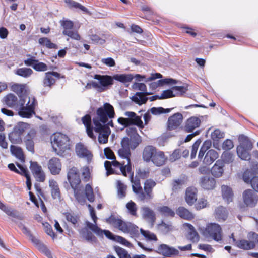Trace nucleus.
<instances>
[{"instance_id": "412c9836", "label": "nucleus", "mask_w": 258, "mask_h": 258, "mask_svg": "<svg viewBox=\"0 0 258 258\" xmlns=\"http://www.w3.org/2000/svg\"><path fill=\"white\" fill-rule=\"evenodd\" d=\"M76 152L78 156L84 158L88 162L92 160V154L83 144H77L76 146Z\"/></svg>"}, {"instance_id": "ea45409f", "label": "nucleus", "mask_w": 258, "mask_h": 258, "mask_svg": "<svg viewBox=\"0 0 258 258\" xmlns=\"http://www.w3.org/2000/svg\"><path fill=\"white\" fill-rule=\"evenodd\" d=\"M9 139L10 141L14 144H21L23 141L22 135L16 131L14 128L13 130L9 134Z\"/></svg>"}, {"instance_id": "bf43d9fd", "label": "nucleus", "mask_w": 258, "mask_h": 258, "mask_svg": "<svg viewBox=\"0 0 258 258\" xmlns=\"http://www.w3.org/2000/svg\"><path fill=\"white\" fill-rule=\"evenodd\" d=\"M126 207L130 214L133 216L137 215V207L135 203L131 201L127 203Z\"/></svg>"}, {"instance_id": "a878e982", "label": "nucleus", "mask_w": 258, "mask_h": 258, "mask_svg": "<svg viewBox=\"0 0 258 258\" xmlns=\"http://www.w3.org/2000/svg\"><path fill=\"white\" fill-rule=\"evenodd\" d=\"M219 157V154L216 151L213 149L209 150L205 154L203 163L207 166L211 165Z\"/></svg>"}, {"instance_id": "2eb2a0df", "label": "nucleus", "mask_w": 258, "mask_h": 258, "mask_svg": "<svg viewBox=\"0 0 258 258\" xmlns=\"http://www.w3.org/2000/svg\"><path fill=\"white\" fill-rule=\"evenodd\" d=\"M3 102L8 107L19 110V106L23 105V100L21 98L18 100L17 97L12 93H9L3 98Z\"/></svg>"}, {"instance_id": "de8ad7c7", "label": "nucleus", "mask_w": 258, "mask_h": 258, "mask_svg": "<svg viewBox=\"0 0 258 258\" xmlns=\"http://www.w3.org/2000/svg\"><path fill=\"white\" fill-rule=\"evenodd\" d=\"M184 228L186 229H188L189 230V234L190 235V238L194 241L198 240L199 238L198 234L196 231L195 230L194 227L189 224V223H184L183 225Z\"/></svg>"}, {"instance_id": "cd10ccee", "label": "nucleus", "mask_w": 258, "mask_h": 258, "mask_svg": "<svg viewBox=\"0 0 258 258\" xmlns=\"http://www.w3.org/2000/svg\"><path fill=\"white\" fill-rule=\"evenodd\" d=\"M200 124L201 120L199 118L191 117L186 120L184 128L187 132H191L199 127Z\"/></svg>"}, {"instance_id": "c03bdc74", "label": "nucleus", "mask_w": 258, "mask_h": 258, "mask_svg": "<svg viewBox=\"0 0 258 258\" xmlns=\"http://www.w3.org/2000/svg\"><path fill=\"white\" fill-rule=\"evenodd\" d=\"M33 72V70L31 69L28 68H19L15 72L16 74L24 78L30 77L32 74Z\"/></svg>"}, {"instance_id": "423d86ee", "label": "nucleus", "mask_w": 258, "mask_h": 258, "mask_svg": "<svg viewBox=\"0 0 258 258\" xmlns=\"http://www.w3.org/2000/svg\"><path fill=\"white\" fill-rule=\"evenodd\" d=\"M23 100V105L19 107V115L23 117L30 118L35 114V108L37 105V101L33 96L25 95L21 97Z\"/></svg>"}, {"instance_id": "5701e85b", "label": "nucleus", "mask_w": 258, "mask_h": 258, "mask_svg": "<svg viewBox=\"0 0 258 258\" xmlns=\"http://www.w3.org/2000/svg\"><path fill=\"white\" fill-rule=\"evenodd\" d=\"M224 164L221 160H217L211 169V173L215 178L221 177L224 171Z\"/></svg>"}, {"instance_id": "f8f14e48", "label": "nucleus", "mask_w": 258, "mask_h": 258, "mask_svg": "<svg viewBox=\"0 0 258 258\" xmlns=\"http://www.w3.org/2000/svg\"><path fill=\"white\" fill-rule=\"evenodd\" d=\"M183 115L180 113H176L168 118L167 128L172 131L178 128L183 122Z\"/></svg>"}, {"instance_id": "6ab92c4d", "label": "nucleus", "mask_w": 258, "mask_h": 258, "mask_svg": "<svg viewBox=\"0 0 258 258\" xmlns=\"http://www.w3.org/2000/svg\"><path fill=\"white\" fill-rule=\"evenodd\" d=\"M87 227L94 232L97 236L102 237L105 235L107 238L110 239H114L115 236L109 231L106 230H102L99 228L96 224H94L90 222H86Z\"/></svg>"}, {"instance_id": "e2e57ef3", "label": "nucleus", "mask_w": 258, "mask_h": 258, "mask_svg": "<svg viewBox=\"0 0 258 258\" xmlns=\"http://www.w3.org/2000/svg\"><path fill=\"white\" fill-rule=\"evenodd\" d=\"M83 237L89 242L94 243L97 241L95 236L90 231H86L83 233Z\"/></svg>"}, {"instance_id": "338daca9", "label": "nucleus", "mask_w": 258, "mask_h": 258, "mask_svg": "<svg viewBox=\"0 0 258 258\" xmlns=\"http://www.w3.org/2000/svg\"><path fill=\"white\" fill-rule=\"evenodd\" d=\"M140 231L142 234L148 240L155 241L157 240L156 235L154 233L150 232L149 231L144 230L143 229H141Z\"/></svg>"}, {"instance_id": "6e6d98bb", "label": "nucleus", "mask_w": 258, "mask_h": 258, "mask_svg": "<svg viewBox=\"0 0 258 258\" xmlns=\"http://www.w3.org/2000/svg\"><path fill=\"white\" fill-rule=\"evenodd\" d=\"M114 249L119 258H131L128 252L119 246H115Z\"/></svg>"}, {"instance_id": "3c124183", "label": "nucleus", "mask_w": 258, "mask_h": 258, "mask_svg": "<svg viewBox=\"0 0 258 258\" xmlns=\"http://www.w3.org/2000/svg\"><path fill=\"white\" fill-rule=\"evenodd\" d=\"M187 181L186 177H182L173 180L172 183V189L173 190H177L180 189L182 185L185 184Z\"/></svg>"}, {"instance_id": "13d9d810", "label": "nucleus", "mask_w": 258, "mask_h": 258, "mask_svg": "<svg viewBox=\"0 0 258 258\" xmlns=\"http://www.w3.org/2000/svg\"><path fill=\"white\" fill-rule=\"evenodd\" d=\"M172 109H164L162 107H153L150 109V112L154 115H159L162 113H168L171 111Z\"/></svg>"}, {"instance_id": "0e129e2a", "label": "nucleus", "mask_w": 258, "mask_h": 258, "mask_svg": "<svg viewBox=\"0 0 258 258\" xmlns=\"http://www.w3.org/2000/svg\"><path fill=\"white\" fill-rule=\"evenodd\" d=\"M158 229L163 233H167L172 229V226L169 224H166L162 222L158 225Z\"/></svg>"}, {"instance_id": "f704fd0d", "label": "nucleus", "mask_w": 258, "mask_h": 258, "mask_svg": "<svg viewBox=\"0 0 258 258\" xmlns=\"http://www.w3.org/2000/svg\"><path fill=\"white\" fill-rule=\"evenodd\" d=\"M166 160L164 153L162 151H157L151 161L156 165L160 166L164 164Z\"/></svg>"}, {"instance_id": "a19ab883", "label": "nucleus", "mask_w": 258, "mask_h": 258, "mask_svg": "<svg viewBox=\"0 0 258 258\" xmlns=\"http://www.w3.org/2000/svg\"><path fill=\"white\" fill-rule=\"evenodd\" d=\"M176 82L177 81L173 79H165L153 82L150 84V86L152 89H155L158 86H163L165 84H175Z\"/></svg>"}, {"instance_id": "b1692460", "label": "nucleus", "mask_w": 258, "mask_h": 258, "mask_svg": "<svg viewBox=\"0 0 258 258\" xmlns=\"http://www.w3.org/2000/svg\"><path fill=\"white\" fill-rule=\"evenodd\" d=\"M158 252L165 256H171L177 255L179 251L177 249L172 247H169L166 244H161L158 248Z\"/></svg>"}, {"instance_id": "473e14b6", "label": "nucleus", "mask_w": 258, "mask_h": 258, "mask_svg": "<svg viewBox=\"0 0 258 258\" xmlns=\"http://www.w3.org/2000/svg\"><path fill=\"white\" fill-rule=\"evenodd\" d=\"M177 214L185 220H190L194 218V215L183 207H179L176 210Z\"/></svg>"}, {"instance_id": "c756f323", "label": "nucleus", "mask_w": 258, "mask_h": 258, "mask_svg": "<svg viewBox=\"0 0 258 258\" xmlns=\"http://www.w3.org/2000/svg\"><path fill=\"white\" fill-rule=\"evenodd\" d=\"M49 186L51 189V194L52 198L55 199L60 198V191L57 182L54 179L49 180Z\"/></svg>"}, {"instance_id": "864d4df0", "label": "nucleus", "mask_w": 258, "mask_h": 258, "mask_svg": "<svg viewBox=\"0 0 258 258\" xmlns=\"http://www.w3.org/2000/svg\"><path fill=\"white\" fill-rule=\"evenodd\" d=\"M39 43L43 46L50 49H56L57 48V46L51 42L50 39L47 38L43 37L39 39Z\"/></svg>"}, {"instance_id": "a211bd4d", "label": "nucleus", "mask_w": 258, "mask_h": 258, "mask_svg": "<svg viewBox=\"0 0 258 258\" xmlns=\"http://www.w3.org/2000/svg\"><path fill=\"white\" fill-rule=\"evenodd\" d=\"M200 186L205 190H210L215 188L216 185V180L210 176L201 177L199 179Z\"/></svg>"}, {"instance_id": "ddd939ff", "label": "nucleus", "mask_w": 258, "mask_h": 258, "mask_svg": "<svg viewBox=\"0 0 258 258\" xmlns=\"http://www.w3.org/2000/svg\"><path fill=\"white\" fill-rule=\"evenodd\" d=\"M244 203L250 207H254L258 202V196L251 189L245 190L242 195Z\"/></svg>"}, {"instance_id": "58836bf2", "label": "nucleus", "mask_w": 258, "mask_h": 258, "mask_svg": "<svg viewBox=\"0 0 258 258\" xmlns=\"http://www.w3.org/2000/svg\"><path fill=\"white\" fill-rule=\"evenodd\" d=\"M238 139L240 142V145L238 146H242L243 148H246L248 150L252 149V143L246 136L241 135L239 136Z\"/></svg>"}, {"instance_id": "8fccbe9b", "label": "nucleus", "mask_w": 258, "mask_h": 258, "mask_svg": "<svg viewBox=\"0 0 258 258\" xmlns=\"http://www.w3.org/2000/svg\"><path fill=\"white\" fill-rule=\"evenodd\" d=\"M113 78L118 81L127 83L131 82L133 80V76L130 74L116 75L113 76Z\"/></svg>"}, {"instance_id": "aec40b11", "label": "nucleus", "mask_w": 258, "mask_h": 258, "mask_svg": "<svg viewBox=\"0 0 258 258\" xmlns=\"http://www.w3.org/2000/svg\"><path fill=\"white\" fill-rule=\"evenodd\" d=\"M248 240L246 239H240L235 241V245L243 250H250L253 249L255 246V238H250L247 235Z\"/></svg>"}, {"instance_id": "f3484780", "label": "nucleus", "mask_w": 258, "mask_h": 258, "mask_svg": "<svg viewBox=\"0 0 258 258\" xmlns=\"http://www.w3.org/2000/svg\"><path fill=\"white\" fill-rule=\"evenodd\" d=\"M126 172H128L131 174L130 179L132 183V188L134 192L137 195V198L139 201H141V194H142V187L141 185L140 180L137 178L136 177L134 178V173L132 172V170L131 172H128L127 169H125V174L126 175H124L122 173V174L126 176Z\"/></svg>"}, {"instance_id": "4468645a", "label": "nucleus", "mask_w": 258, "mask_h": 258, "mask_svg": "<svg viewBox=\"0 0 258 258\" xmlns=\"http://www.w3.org/2000/svg\"><path fill=\"white\" fill-rule=\"evenodd\" d=\"M37 136V131L34 128L29 130L24 138L26 149L32 153H34V140Z\"/></svg>"}, {"instance_id": "9b49d317", "label": "nucleus", "mask_w": 258, "mask_h": 258, "mask_svg": "<svg viewBox=\"0 0 258 258\" xmlns=\"http://www.w3.org/2000/svg\"><path fill=\"white\" fill-rule=\"evenodd\" d=\"M156 183L151 179H147L144 184V191L141 194V201L148 202L153 198V188L156 186Z\"/></svg>"}, {"instance_id": "774afa93", "label": "nucleus", "mask_w": 258, "mask_h": 258, "mask_svg": "<svg viewBox=\"0 0 258 258\" xmlns=\"http://www.w3.org/2000/svg\"><path fill=\"white\" fill-rule=\"evenodd\" d=\"M90 38L94 43L99 44L102 45L105 43V39L100 38L99 36L96 34H92L89 35Z\"/></svg>"}, {"instance_id": "603ef678", "label": "nucleus", "mask_w": 258, "mask_h": 258, "mask_svg": "<svg viewBox=\"0 0 258 258\" xmlns=\"http://www.w3.org/2000/svg\"><path fill=\"white\" fill-rule=\"evenodd\" d=\"M30 128V124L25 122H19L14 127V129L19 133L21 135H23L24 132Z\"/></svg>"}, {"instance_id": "7c9ffc66", "label": "nucleus", "mask_w": 258, "mask_h": 258, "mask_svg": "<svg viewBox=\"0 0 258 258\" xmlns=\"http://www.w3.org/2000/svg\"><path fill=\"white\" fill-rule=\"evenodd\" d=\"M221 192L223 199L227 204L232 201L233 193L230 187L225 185H222Z\"/></svg>"}, {"instance_id": "f03ea898", "label": "nucleus", "mask_w": 258, "mask_h": 258, "mask_svg": "<svg viewBox=\"0 0 258 258\" xmlns=\"http://www.w3.org/2000/svg\"><path fill=\"white\" fill-rule=\"evenodd\" d=\"M126 132L128 137H124L122 139L121 142V147L118 150V154L120 158L126 160L127 164H125V161H105L104 166L107 171V176L114 172V169L112 168V166L115 168H119L120 171L125 175H126V168L128 172L131 171L130 150L134 149L138 146L140 142V137L135 127H128L126 128Z\"/></svg>"}, {"instance_id": "680f3d73", "label": "nucleus", "mask_w": 258, "mask_h": 258, "mask_svg": "<svg viewBox=\"0 0 258 258\" xmlns=\"http://www.w3.org/2000/svg\"><path fill=\"white\" fill-rule=\"evenodd\" d=\"M224 137V133L219 129L215 130L211 133V138L214 141H218Z\"/></svg>"}, {"instance_id": "5fc2aeb1", "label": "nucleus", "mask_w": 258, "mask_h": 258, "mask_svg": "<svg viewBox=\"0 0 258 258\" xmlns=\"http://www.w3.org/2000/svg\"><path fill=\"white\" fill-rule=\"evenodd\" d=\"M158 210L163 215L174 217V212L167 206H163L158 207Z\"/></svg>"}, {"instance_id": "c9c22d12", "label": "nucleus", "mask_w": 258, "mask_h": 258, "mask_svg": "<svg viewBox=\"0 0 258 258\" xmlns=\"http://www.w3.org/2000/svg\"><path fill=\"white\" fill-rule=\"evenodd\" d=\"M149 94L150 93L147 92H137L131 98V99L132 101L135 102L136 103L139 105H142L147 102L148 98L146 96Z\"/></svg>"}, {"instance_id": "79ce46f5", "label": "nucleus", "mask_w": 258, "mask_h": 258, "mask_svg": "<svg viewBox=\"0 0 258 258\" xmlns=\"http://www.w3.org/2000/svg\"><path fill=\"white\" fill-rule=\"evenodd\" d=\"M11 90L16 93L19 96L24 97L26 92V86L24 84H14L11 86Z\"/></svg>"}, {"instance_id": "2f4dec72", "label": "nucleus", "mask_w": 258, "mask_h": 258, "mask_svg": "<svg viewBox=\"0 0 258 258\" xmlns=\"http://www.w3.org/2000/svg\"><path fill=\"white\" fill-rule=\"evenodd\" d=\"M197 189L195 188L189 187L186 190L185 200L189 205H192L197 200Z\"/></svg>"}, {"instance_id": "09e8293b", "label": "nucleus", "mask_w": 258, "mask_h": 258, "mask_svg": "<svg viewBox=\"0 0 258 258\" xmlns=\"http://www.w3.org/2000/svg\"><path fill=\"white\" fill-rule=\"evenodd\" d=\"M212 143L209 140H206L203 144L198 155V158L202 159L206 153L211 147Z\"/></svg>"}, {"instance_id": "c85d7f7f", "label": "nucleus", "mask_w": 258, "mask_h": 258, "mask_svg": "<svg viewBox=\"0 0 258 258\" xmlns=\"http://www.w3.org/2000/svg\"><path fill=\"white\" fill-rule=\"evenodd\" d=\"M157 150L152 146H148L145 148L143 152V158L144 161L149 162L152 160Z\"/></svg>"}, {"instance_id": "7ed1b4c3", "label": "nucleus", "mask_w": 258, "mask_h": 258, "mask_svg": "<svg viewBox=\"0 0 258 258\" xmlns=\"http://www.w3.org/2000/svg\"><path fill=\"white\" fill-rule=\"evenodd\" d=\"M67 179L73 189L76 199L81 204H84L85 202V198L83 193L81 192V188L80 186L81 180L79 171L77 168L73 167L68 169Z\"/></svg>"}, {"instance_id": "4be33fe9", "label": "nucleus", "mask_w": 258, "mask_h": 258, "mask_svg": "<svg viewBox=\"0 0 258 258\" xmlns=\"http://www.w3.org/2000/svg\"><path fill=\"white\" fill-rule=\"evenodd\" d=\"M48 168L52 174H59L61 170L60 160L56 157L51 158L48 162Z\"/></svg>"}, {"instance_id": "052dcab7", "label": "nucleus", "mask_w": 258, "mask_h": 258, "mask_svg": "<svg viewBox=\"0 0 258 258\" xmlns=\"http://www.w3.org/2000/svg\"><path fill=\"white\" fill-rule=\"evenodd\" d=\"M149 173L150 170L148 168H139L137 170V175L142 179L148 177Z\"/></svg>"}, {"instance_id": "0eeeda50", "label": "nucleus", "mask_w": 258, "mask_h": 258, "mask_svg": "<svg viewBox=\"0 0 258 258\" xmlns=\"http://www.w3.org/2000/svg\"><path fill=\"white\" fill-rule=\"evenodd\" d=\"M69 139L68 136L61 133H56L51 137V142L53 150L64 151L69 148Z\"/></svg>"}, {"instance_id": "4d7b16f0", "label": "nucleus", "mask_w": 258, "mask_h": 258, "mask_svg": "<svg viewBox=\"0 0 258 258\" xmlns=\"http://www.w3.org/2000/svg\"><path fill=\"white\" fill-rule=\"evenodd\" d=\"M85 195L88 200L90 202L94 201V195L92 187L89 184H87L85 187Z\"/></svg>"}, {"instance_id": "4c0bfd02", "label": "nucleus", "mask_w": 258, "mask_h": 258, "mask_svg": "<svg viewBox=\"0 0 258 258\" xmlns=\"http://www.w3.org/2000/svg\"><path fill=\"white\" fill-rule=\"evenodd\" d=\"M0 209L9 216L14 218L19 217V213L16 210L5 205L1 201H0Z\"/></svg>"}, {"instance_id": "393cba45", "label": "nucleus", "mask_w": 258, "mask_h": 258, "mask_svg": "<svg viewBox=\"0 0 258 258\" xmlns=\"http://www.w3.org/2000/svg\"><path fill=\"white\" fill-rule=\"evenodd\" d=\"M141 212L143 218L153 225L156 220L154 211L147 206H144L141 208Z\"/></svg>"}, {"instance_id": "e433bc0d", "label": "nucleus", "mask_w": 258, "mask_h": 258, "mask_svg": "<svg viewBox=\"0 0 258 258\" xmlns=\"http://www.w3.org/2000/svg\"><path fill=\"white\" fill-rule=\"evenodd\" d=\"M227 215L226 208L223 206L218 207L215 210V218L219 221L225 220L227 217Z\"/></svg>"}, {"instance_id": "69168bd1", "label": "nucleus", "mask_w": 258, "mask_h": 258, "mask_svg": "<svg viewBox=\"0 0 258 258\" xmlns=\"http://www.w3.org/2000/svg\"><path fill=\"white\" fill-rule=\"evenodd\" d=\"M30 169L33 175L43 171L42 167L36 162H31Z\"/></svg>"}, {"instance_id": "9d476101", "label": "nucleus", "mask_w": 258, "mask_h": 258, "mask_svg": "<svg viewBox=\"0 0 258 258\" xmlns=\"http://www.w3.org/2000/svg\"><path fill=\"white\" fill-rule=\"evenodd\" d=\"M60 23L63 29L62 31L63 35L68 36L74 40H80L81 36L77 31L71 30L74 26V24L72 21L69 20H63L60 21Z\"/></svg>"}, {"instance_id": "1a4fd4ad", "label": "nucleus", "mask_w": 258, "mask_h": 258, "mask_svg": "<svg viewBox=\"0 0 258 258\" xmlns=\"http://www.w3.org/2000/svg\"><path fill=\"white\" fill-rule=\"evenodd\" d=\"M94 78L98 82H93L91 85L100 92L106 90L108 87L113 84V78L110 76L97 74L94 76Z\"/></svg>"}, {"instance_id": "20e7f679", "label": "nucleus", "mask_w": 258, "mask_h": 258, "mask_svg": "<svg viewBox=\"0 0 258 258\" xmlns=\"http://www.w3.org/2000/svg\"><path fill=\"white\" fill-rule=\"evenodd\" d=\"M106 222L122 232L130 234L132 237L136 236L139 234L138 227L130 222H125L112 216L107 218Z\"/></svg>"}, {"instance_id": "39448f33", "label": "nucleus", "mask_w": 258, "mask_h": 258, "mask_svg": "<svg viewBox=\"0 0 258 258\" xmlns=\"http://www.w3.org/2000/svg\"><path fill=\"white\" fill-rule=\"evenodd\" d=\"M199 231L206 238L219 242L222 239V230L221 226L215 223L208 224L206 227L199 226Z\"/></svg>"}, {"instance_id": "bb28decb", "label": "nucleus", "mask_w": 258, "mask_h": 258, "mask_svg": "<svg viewBox=\"0 0 258 258\" xmlns=\"http://www.w3.org/2000/svg\"><path fill=\"white\" fill-rule=\"evenodd\" d=\"M60 74L55 72H49L45 73V77L43 80V84L44 86L51 87L55 82L54 78L59 79L60 78Z\"/></svg>"}, {"instance_id": "49530a36", "label": "nucleus", "mask_w": 258, "mask_h": 258, "mask_svg": "<svg viewBox=\"0 0 258 258\" xmlns=\"http://www.w3.org/2000/svg\"><path fill=\"white\" fill-rule=\"evenodd\" d=\"M118 196L120 198H123L126 196L127 186L121 181L118 180L116 182Z\"/></svg>"}, {"instance_id": "72a5a7b5", "label": "nucleus", "mask_w": 258, "mask_h": 258, "mask_svg": "<svg viewBox=\"0 0 258 258\" xmlns=\"http://www.w3.org/2000/svg\"><path fill=\"white\" fill-rule=\"evenodd\" d=\"M10 151L12 155L15 156L20 162H25V156L23 150L21 147L11 145L10 146Z\"/></svg>"}, {"instance_id": "6e6552de", "label": "nucleus", "mask_w": 258, "mask_h": 258, "mask_svg": "<svg viewBox=\"0 0 258 258\" xmlns=\"http://www.w3.org/2000/svg\"><path fill=\"white\" fill-rule=\"evenodd\" d=\"M124 115L127 118L119 117L118 122L119 124L127 127L131 125H136L141 128H144V125L141 117L137 116L134 112L126 111Z\"/></svg>"}, {"instance_id": "f257e3e1", "label": "nucleus", "mask_w": 258, "mask_h": 258, "mask_svg": "<svg viewBox=\"0 0 258 258\" xmlns=\"http://www.w3.org/2000/svg\"><path fill=\"white\" fill-rule=\"evenodd\" d=\"M115 116L113 107L108 103H105L103 106L99 107L96 111V116L93 118V121L94 126L91 125V116L86 115L82 118L87 133L89 137L95 140L93 130L99 134L98 141L100 144H105L108 142V136L110 134V130L108 126H113L112 121L111 120L105 124L108 119H112Z\"/></svg>"}, {"instance_id": "37998d69", "label": "nucleus", "mask_w": 258, "mask_h": 258, "mask_svg": "<svg viewBox=\"0 0 258 258\" xmlns=\"http://www.w3.org/2000/svg\"><path fill=\"white\" fill-rule=\"evenodd\" d=\"M249 150L246 148H243L242 146L237 147V155L242 160H249L250 159V155L248 152Z\"/></svg>"}, {"instance_id": "dca6fc26", "label": "nucleus", "mask_w": 258, "mask_h": 258, "mask_svg": "<svg viewBox=\"0 0 258 258\" xmlns=\"http://www.w3.org/2000/svg\"><path fill=\"white\" fill-rule=\"evenodd\" d=\"M186 88L184 86H174L172 90H166L162 93L159 97L160 99H166L182 94L186 91Z\"/></svg>"}, {"instance_id": "a18cd8bd", "label": "nucleus", "mask_w": 258, "mask_h": 258, "mask_svg": "<svg viewBox=\"0 0 258 258\" xmlns=\"http://www.w3.org/2000/svg\"><path fill=\"white\" fill-rule=\"evenodd\" d=\"M17 166L19 167V168L21 170V174L24 175L26 178V184L27 187L28 188V190L31 189V179H30V176L28 173V171L27 169L26 168L23 167L22 165H20V164L17 163Z\"/></svg>"}]
</instances>
